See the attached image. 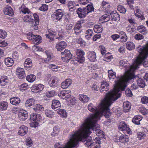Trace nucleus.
<instances>
[{
    "label": "nucleus",
    "mask_w": 148,
    "mask_h": 148,
    "mask_svg": "<svg viewBox=\"0 0 148 148\" xmlns=\"http://www.w3.org/2000/svg\"><path fill=\"white\" fill-rule=\"evenodd\" d=\"M45 114L48 117L52 118L54 117V115L50 111H45Z\"/></svg>",
    "instance_id": "338daca9"
},
{
    "label": "nucleus",
    "mask_w": 148,
    "mask_h": 148,
    "mask_svg": "<svg viewBox=\"0 0 148 148\" xmlns=\"http://www.w3.org/2000/svg\"><path fill=\"white\" fill-rule=\"evenodd\" d=\"M61 104L59 101L58 100H53L52 102L51 108L55 110H57L60 108Z\"/></svg>",
    "instance_id": "2eb2a0df"
},
{
    "label": "nucleus",
    "mask_w": 148,
    "mask_h": 148,
    "mask_svg": "<svg viewBox=\"0 0 148 148\" xmlns=\"http://www.w3.org/2000/svg\"><path fill=\"white\" fill-rule=\"evenodd\" d=\"M58 114H59L61 117L64 118L66 117L67 116L66 112L64 109H60L58 111Z\"/></svg>",
    "instance_id": "603ef678"
},
{
    "label": "nucleus",
    "mask_w": 148,
    "mask_h": 148,
    "mask_svg": "<svg viewBox=\"0 0 148 148\" xmlns=\"http://www.w3.org/2000/svg\"><path fill=\"white\" fill-rule=\"evenodd\" d=\"M127 125L124 121L121 122L119 125L118 128L119 130L122 131H126L128 134H130L132 133V131Z\"/></svg>",
    "instance_id": "1a4fd4ad"
},
{
    "label": "nucleus",
    "mask_w": 148,
    "mask_h": 148,
    "mask_svg": "<svg viewBox=\"0 0 148 148\" xmlns=\"http://www.w3.org/2000/svg\"><path fill=\"white\" fill-rule=\"evenodd\" d=\"M135 79L136 80L137 84L140 88H143L145 86V82L143 78L141 77L140 75L135 76L134 73L128 72L126 74V82L131 79Z\"/></svg>",
    "instance_id": "423d86ee"
},
{
    "label": "nucleus",
    "mask_w": 148,
    "mask_h": 148,
    "mask_svg": "<svg viewBox=\"0 0 148 148\" xmlns=\"http://www.w3.org/2000/svg\"><path fill=\"white\" fill-rule=\"evenodd\" d=\"M32 60L30 58L26 59L24 63V66L25 69L27 70H29L32 67Z\"/></svg>",
    "instance_id": "f3484780"
},
{
    "label": "nucleus",
    "mask_w": 148,
    "mask_h": 148,
    "mask_svg": "<svg viewBox=\"0 0 148 148\" xmlns=\"http://www.w3.org/2000/svg\"><path fill=\"white\" fill-rule=\"evenodd\" d=\"M7 35V33L2 29L0 30V38H4Z\"/></svg>",
    "instance_id": "13d9d810"
},
{
    "label": "nucleus",
    "mask_w": 148,
    "mask_h": 148,
    "mask_svg": "<svg viewBox=\"0 0 148 148\" xmlns=\"http://www.w3.org/2000/svg\"><path fill=\"white\" fill-rule=\"evenodd\" d=\"M131 104L128 101L125 102L123 103V110L124 112H127L130 111L131 108Z\"/></svg>",
    "instance_id": "412c9836"
},
{
    "label": "nucleus",
    "mask_w": 148,
    "mask_h": 148,
    "mask_svg": "<svg viewBox=\"0 0 148 148\" xmlns=\"http://www.w3.org/2000/svg\"><path fill=\"white\" fill-rule=\"evenodd\" d=\"M88 58L92 62H94L96 60V53L94 51L89 52L88 53Z\"/></svg>",
    "instance_id": "a878e982"
},
{
    "label": "nucleus",
    "mask_w": 148,
    "mask_h": 148,
    "mask_svg": "<svg viewBox=\"0 0 148 148\" xmlns=\"http://www.w3.org/2000/svg\"><path fill=\"white\" fill-rule=\"evenodd\" d=\"M60 129L59 128L55 127L53 129V131L51 133V135L52 136H55L57 135L59 133Z\"/></svg>",
    "instance_id": "49530a36"
},
{
    "label": "nucleus",
    "mask_w": 148,
    "mask_h": 148,
    "mask_svg": "<svg viewBox=\"0 0 148 148\" xmlns=\"http://www.w3.org/2000/svg\"><path fill=\"white\" fill-rule=\"evenodd\" d=\"M88 108L90 111L95 113L90 115L85 120L80 129H92V130L95 131V129L97 127H96V122L102 114V101L98 108L95 107H93L91 103L88 105Z\"/></svg>",
    "instance_id": "f257e3e1"
},
{
    "label": "nucleus",
    "mask_w": 148,
    "mask_h": 148,
    "mask_svg": "<svg viewBox=\"0 0 148 148\" xmlns=\"http://www.w3.org/2000/svg\"><path fill=\"white\" fill-rule=\"evenodd\" d=\"M145 56L143 57L140 58H138L137 59V63L139 64H143L145 67L148 66V62L145 60Z\"/></svg>",
    "instance_id": "aec40b11"
},
{
    "label": "nucleus",
    "mask_w": 148,
    "mask_h": 148,
    "mask_svg": "<svg viewBox=\"0 0 148 148\" xmlns=\"http://www.w3.org/2000/svg\"><path fill=\"white\" fill-rule=\"evenodd\" d=\"M77 132L71 136L69 141L65 146H62L59 143H56L55 145V148H72L75 147L77 145Z\"/></svg>",
    "instance_id": "0eeeda50"
},
{
    "label": "nucleus",
    "mask_w": 148,
    "mask_h": 148,
    "mask_svg": "<svg viewBox=\"0 0 148 148\" xmlns=\"http://www.w3.org/2000/svg\"><path fill=\"white\" fill-rule=\"evenodd\" d=\"M109 84L106 82H102V92L106 91L109 89Z\"/></svg>",
    "instance_id": "de8ad7c7"
},
{
    "label": "nucleus",
    "mask_w": 148,
    "mask_h": 148,
    "mask_svg": "<svg viewBox=\"0 0 148 148\" xmlns=\"http://www.w3.org/2000/svg\"><path fill=\"white\" fill-rule=\"evenodd\" d=\"M16 74L20 79H23L25 77V74L23 69L18 68L16 69Z\"/></svg>",
    "instance_id": "f8f14e48"
},
{
    "label": "nucleus",
    "mask_w": 148,
    "mask_h": 148,
    "mask_svg": "<svg viewBox=\"0 0 148 148\" xmlns=\"http://www.w3.org/2000/svg\"><path fill=\"white\" fill-rule=\"evenodd\" d=\"M145 136V134L143 132H139L137 134L138 138L140 139H144Z\"/></svg>",
    "instance_id": "0e129e2a"
},
{
    "label": "nucleus",
    "mask_w": 148,
    "mask_h": 148,
    "mask_svg": "<svg viewBox=\"0 0 148 148\" xmlns=\"http://www.w3.org/2000/svg\"><path fill=\"white\" fill-rule=\"evenodd\" d=\"M134 13L137 17L141 18L142 19H145L142 12L139 9H136V12H134Z\"/></svg>",
    "instance_id": "e433bc0d"
},
{
    "label": "nucleus",
    "mask_w": 148,
    "mask_h": 148,
    "mask_svg": "<svg viewBox=\"0 0 148 148\" xmlns=\"http://www.w3.org/2000/svg\"><path fill=\"white\" fill-rule=\"evenodd\" d=\"M112 58V56L110 55V53L108 52L104 55L103 60L108 62L109 60L111 59Z\"/></svg>",
    "instance_id": "09e8293b"
},
{
    "label": "nucleus",
    "mask_w": 148,
    "mask_h": 148,
    "mask_svg": "<svg viewBox=\"0 0 148 148\" xmlns=\"http://www.w3.org/2000/svg\"><path fill=\"white\" fill-rule=\"evenodd\" d=\"M94 30L97 33H100L102 32V25L100 23L98 25H95L94 26Z\"/></svg>",
    "instance_id": "c9c22d12"
},
{
    "label": "nucleus",
    "mask_w": 148,
    "mask_h": 148,
    "mask_svg": "<svg viewBox=\"0 0 148 148\" xmlns=\"http://www.w3.org/2000/svg\"><path fill=\"white\" fill-rule=\"evenodd\" d=\"M64 14L62 10L61 9L57 10L52 15L51 17L53 20L55 22H57L61 19Z\"/></svg>",
    "instance_id": "6e6552de"
},
{
    "label": "nucleus",
    "mask_w": 148,
    "mask_h": 148,
    "mask_svg": "<svg viewBox=\"0 0 148 148\" xmlns=\"http://www.w3.org/2000/svg\"><path fill=\"white\" fill-rule=\"evenodd\" d=\"M143 119V117L140 115H137L135 116L132 120V122L136 125H139L140 124V122Z\"/></svg>",
    "instance_id": "c85d7f7f"
},
{
    "label": "nucleus",
    "mask_w": 148,
    "mask_h": 148,
    "mask_svg": "<svg viewBox=\"0 0 148 148\" xmlns=\"http://www.w3.org/2000/svg\"><path fill=\"white\" fill-rule=\"evenodd\" d=\"M46 53L47 56V58L42 60V61L44 62H47L49 61L50 60L51 58V53L49 52L48 51H46Z\"/></svg>",
    "instance_id": "5fc2aeb1"
},
{
    "label": "nucleus",
    "mask_w": 148,
    "mask_h": 148,
    "mask_svg": "<svg viewBox=\"0 0 148 148\" xmlns=\"http://www.w3.org/2000/svg\"><path fill=\"white\" fill-rule=\"evenodd\" d=\"M5 65L7 66L10 67L13 65L14 63V61L12 58H8L5 59Z\"/></svg>",
    "instance_id": "72a5a7b5"
},
{
    "label": "nucleus",
    "mask_w": 148,
    "mask_h": 148,
    "mask_svg": "<svg viewBox=\"0 0 148 148\" xmlns=\"http://www.w3.org/2000/svg\"><path fill=\"white\" fill-rule=\"evenodd\" d=\"M104 13L102 15V19L104 21L103 22H102V23L105 22H107L109 21L110 18V16L109 14H105Z\"/></svg>",
    "instance_id": "8fccbe9b"
},
{
    "label": "nucleus",
    "mask_w": 148,
    "mask_h": 148,
    "mask_svg": "<svg viewBox=\"0 0 148 148\" xmlns=\"http://www.w3.org/2000/svg\"><path fill=\"white\" fill-rule=\"evenodd\" d=\"M129 139L128 136L126 135H122L119 138V141L122 143H125L128 142ZM115 141L118 142V140H114Z\"/></svg>",
    "instance_id": "4be33fe9"
},
{
    "label": "nucleus",
    "mask_w": 148,
    "mask_h": 148,
    "mask_svg": "<svg viewBox=\"0 0 148 148\" xmlns=\"http://www.w3.org/2000/svg\"><path fill=\"white\" fill-rule=\"evenodd\" d=\"M117 9L121 13H125L126 11L124 6L121 5H119L117 7Z\"/></svg>",
    "instance_id": "3c124183"
},
{
    "label": "nucleus",
    "mask_w": 148,
    "mask_h": 148,
    "mask_svg": "<svg viewBox=\"0 0 148 148\" xmlns=\"http://www.w3.org/2000/svg\"><path fill=\"white\" fill-rule=\"evenodd\" d=\"M44 88V86L41 84H37L36 85L33 86V88H34V89H35L39 91H41Z\"/></svg>",
    "instance_id": "c03bdc74"
},
{
    "label": "nucleus",
    "mask_w": 148,
    "mask_h": 148,
    "mask_svg": "<svg viewBox=\"0 0 148 148\" xmlns=\"http://www.w3.org/2000/svg\"><path fill=\"white\" fill-rule=\"evenodd\" d=\"M79 99L84 103L87 102L89 98L86 95L83 94H80L79 96Z\"/></svg>",
    "instance_id": "473e14b6"
},
{
    "label": "nucleus",
    "mask_w": 148,
    "mask_h": 148,
    "mask_svg": "<svg viewBox=\"0 0 148 148\" xmlns=\"http://www.w3.org/2000/svg\"><path fill=\"white\" fill-rule=\"evenodd\" d=\"M41 118V117L40 114L34 113L31 115L30 120L31 121H40Z\"/></svg>",
    "instance_id": "b1692460"
},
{
    "label": "nucleus",
    "mask_w": 148,
    "mask_h": 148,
    "mask_svg": "<svg viewBox=\"0 0 148 148\" xmlns=\"http://www.w3.org/2000/svg\"><path fill=\"white\" fill-rule=\"evenodd\" d=\"M35 104V100L31 98L27 100L25 103L26 106L29 108L33 106H34Z\"/></svg>",
    "instance_id": "2f4dec72"
},
{
    "label": "nucleus",
    "mask_w": 148,
    "mask_h": 148,
    "mask_svg": "<svg viewBox=\"0 0 148 148\" xmlns=\"http://www.w3.org/2000/svg\"><path fill=\"white\" fill-rule=\"evenodd\" d=\"M3 12L4 14L8 15L9 16H12L14 14V12L12 9L10 7L5 8L4 9Z\"/></svg>",
    "instance_id": "bb28decb"
},
{
    "label": "nucleus",
    "mask_w": 148,
    "mask_h": 148,
    "mask_svg": "<svg viewBox=\"0 0 148 148\" xmlns=\"http://www.w3.org/2000/svg\"><path fill=\"white\" fill-rule=\"evenodd\" d=\"M32 110L36 112H39L43 111L44 108L42 107V105L37 104L35 105L34 107L32 108Z\"/></svg>",
    "instance_id": "cd10ccee"
},
{
    "label": "nucleus",
    "mask_w": 148,
    "mask_h": 148,
    "mask_svg": "<svg viewBox=\"0 0 148 148\" xmlns=\"http://www.w3.org/2000/svg\"><path fill=\"white\" fill-rule=\"evenodd\" d=\"M31 121L32 122V123H30L31 127H36L38 126V121Z\"/></svg>",
    "instance_id": "774afa93"
},
{
    "label": "nucleus",
    "mask_w": 148,
    "mask_h": 148,
    "mask_svg": "<svg viewBox=\"0 0 148 148\" xmlns=\"http://www.w3.org/2000/svg\"><path fill=\"white\" fill-rule=\"evenodd\" d=\"M112 20L113 21H119L120 19L119 15L116 11H113L110 13Z\"/></svg>",
    "instance_id": "5701e85b"
},
{
    "label": "nucleus",
    "mask_w": 148,
    "mask_h": 148,
    "mask_svg": "<svg viewBox=\"0 0 148 148\" xmlns=\"http://www.w3.org/2000/svg\"><path fill=\"white\" fill-rule=\"evenodd\" d=\"M76 53L77 57L74 58H71L72 54L70 51L65 49L64 51L61 53V58L63 61L66 62H68L71 59V61L72 64L77 63V62L79 63H83L85 60L84 56V52L81 50L77 49Z\"/></svg>",
    "instance_id": "39448f33"
},
{
    "label": "nucleus",
    "mask_w": 148,
    "mask_h": 148,
    "mask_svg": "<svg viewBox=\"0 0 148 148\" xmlns=\"http://www.w3.org/2000/svg\"><path fill=\"white\" fill-rule=\"evenodd\" d=\"M33 16L35 19V20L34 21V24L32 23V24H34L32 25L34 28V29L36 30H37L38 29V26L37 25L39 24V19L38 16L36 14H33Z\"/></svg>",
    "instance_id": "393cba45"
},
{
    "label": "nucleus",
    "mask_w": 148,
    "mask_h": 148,
    "mask_svg": "<svg viewBox=\"0 0 148 148\" xmlns=\"http://www.w3.org/2000/svg\"><path fill=\"white\" fill-rule=\"evenodd\" d=\"M48 32V34H45V36L47 38L49 39L50 42L53 41L54 40L53 36H56L57 34L56 33L51 29H49Z\"/></svg>",
    "instance_id": "ddd939ff"
},
{
    "label": "nucleus",
    "mask_w": 148,
    "mask_h": 148,
    "mask_svg": "<svg viewBox=\"0 0 148 148\" xmlns=\"http://www.w3.org/2000/svg\"><path fill=\"white\" fill-rule=\"evenodd\" d=\"M134 38L136 40H140L143 39L144 36L142 34L138 33L135 35Z\"/></svg>",
    "instance_id": "bf43d9fd"
},
{
    "label": "nucleus",
    "mask_w": 148,
    "mask_h": 148,
    "mask_svg": "<svg viewBox=\"0 0 148 148\" xmlns=\"http://www.w3.org/2000/svg\"><path fill=\"white\" fill-rule=\"evenodd\" d=\"M26 145L29 147H31L33 144L32 141L29 137L27 138L26 140Z\"/></svg>",
    "instance_id": "4d7b16f0"
},
{
    "label": "nucleus",
    "mask_w": 148,
    "mask_h": 148,
    "mask_svg": "<svg viewBox=\"0 0 148 148\" xmlns=\"http://www.w3.org/2000/svg\"><path fill=\"white\" fill-rule=\"evenodd\" d=\"M126 95L129 97H131L133 96V94L131 90L129 88H127L125 91Z\"/></svg>",
    "instance_id": "052dcab7"
},
{
    "label": "nucleus",
    "mask_w": 148,
    "mask_h": 148,
    "mask_svg": "<svg viewBox=\"0 0 148 148\" xmlns=\"http://www.w3.org/2000/svg\"><path fill=\"white\" fill-rule=\"evenodd\" d=\"M19 11L21 12H22L23 13L26 14H29L30 12L29 10L24 5H22L19 8Z\"/></svg>",
    "instance_id": "f704fd0d"
},
{
    "label": "nucleus",
    "mask_w": 148,
    "mask_h": 148,
    "mask_svg": "<svg viewBox=\"0 0 148 148\" xmlns=\"http://www.w3.org/2000/svg\"><path fill=\"white\" fill-rule=\"evenodd\" d=\"M23 20L25 22H31V24H34L35 19L32 18L31 15H26L24 16Z\"/></svg>",
    "instance_id": "58836bf2"
},
{
    "label": "nucleus",
    "mask_w": 148,
    "mask_h": 148,
    "mask_svg": "<svg viewBox=\"0 0 148 148\" xmlns=\"http://www.w3.org/2000/svg\"><path fill=\"white\" fill-rule=\"evenodd\" d=\"M147 45V47H138V50L141 55L146 56L148 54V42Z\"/></svg>",
    "instance_id": "9d476101"
},
{
    "label": "nucleus",
    "mask_w": 148,
    "mask_h": 148,
    "mask_svg": "<svg viewBox=\"0 0 148 148\" xmlns=\"http://www.w3.org/2000/svg\"><path fill=\"white\" fill-rule=\"evenodd\" d=\"M108 72V77L110 79H114L116 77V73L113 72L112 70H109ZM126 75L125 76L124 75L117 76L116 80L115 81V84L113 90L107 93L106 94H110L114 90H115L118 92L117 94V95L118 94H120L119 93L120 90L122 91L124 90L127 86L126 84Z\"/></svg>",
    "instance_id": "20e7f679"
},
{
    "label": "nucleus",
    "mask_w": 148,
    "mask_h": 148,
    "mask_svg": "<svg viewBox=\"0 0 148 148\" xmlns=\"http://www.w3.org/2000/svg\"><path fill=\"white\" fill-rule=\"evenodd\" d=\"M66 46V44L64 41H61L57 44L56 46V48L58 51H62L64 49Z\"/></svg>",
    "instance_id": "6ab92c4d"
},
{
    "label": "nucleus",
    "mask_w": 148,
    "mask_h": 148,
    "mask_svg": "<svg viewBox=\"0 0 148 148\" xmlns=\"http://www.w3.org/2000/svg\"><path fill=\"white\" fill-rule=\"evenodd\" d=\"M49 67L53 71H56L57 70L58 66L54 64H50L49 65Z\"/></svg>",
    "instance_id": "680f3d73"
},
{
    "label": "nucleus",
    "mask_w": 148,
    "mask_h": 148,
    "mask_svg": "<svg viewBox=\"0 0 148 148\" xmlns=\"http://www.w3.org/2000/svg\"><path fill=\"white\" fill-rule=\"evenodd\" d=\"M36 78V76L35 75L32 74L27 76L26 79L29 82H31L34 81Z\"/></svg>",
    "instance_id": "a18cd8bd"
},
{
    "label": "nucleus",
    "mask_w": 148,
    "mask_h": 148,
    "mask_svg": "<svg viewBox=\"0 0 148 148\" xmlns=\"http://www.w3.org/2000/svg\"><path fill=\"white\" fill-rule=\"evenodd\" d=\"M138 31L140 33L144 34L147 33V29L143 25L139 26L137 27Z\"/></svg>",
    "instance_id": "a19ab883"
},
{
    "label": "nucleus",
    "mask_w": 148,
    "mask_h": 148,
    "mask_svg": "<svg viewBox=\"0 0 148 148\" xmlns=\"http://www.w3.org/2000/svg\"><path fill=\"white\" fill-rule=\"evenodd\" d=\"M49 84L50 86L52 87H56L58 85L57 81L54 79H51L49 82Z\"/></svg>",
    "instance_id": "79ce46f5"
},
{
    "label": "nucleus",
    "mask_w": 148,
    "mask_h": 148,
    "mask_svg": "<svg viewBox=\"0 0 148 148\" xmlns=\"http://www.w3.org/2000/svg\"><path fill=\"white\" fill-rule=\"evenodd\" d=\"M126 47L129 50H130L135 49V45L133 42H128L126 43Z\"/></svg>",
    "instance_id": "ea45409f"
},
{
    "label": "nucleus",
    "mask_w": 148,
    "mask_h": 148,
    "mask_svg": "<svg viewBox=\"0 0 148 148\" xmlns=\"http://www.w3.org/2000/svg\"><path fill=\"white\" fill-rule=\"evenodd\" d=\"M106 2L104 1H102V12L103 11L104 12H102V14L104 13H108L109 14V13H108V8H109V6L110 5H109L108 3H106L105 4Z\"/></svg>",
    "instance_id": "7c9ffc66"
},
{
    "label": "nucleus",
    "mask_w": 148,
    "mask_h": 148,
    "mask_svg": "<svg viewBox=\"0 0 148 148\" xmlns=\"http://www.w3.org/2000/svg\"><path fill=\"white\" fill-rule=\"evenodd\" d=\"M141 101L143 104H146L148 103V97H143L141 98Z\"/></svg>",
    "instance_id": "69168bd1"
},
{
    "label": "nucleus",
    "mask_w": 148,
    "mask_h": 148,
    "mask_svg": "<svg viewBox=\"0 0 148 148\" xmlns=\"http://www.w3.org/2000/svg\"><path fill=\"white\" fill-rule=\"evenodd\" d=\"M86 7V8H84L86 9L87 10L86 11L88 12V13L93 11L94 10V8L92 4L91 5H88Z\"/></svg>",
    "instance_id": "6e6d98bb"
},
{
    "label": "nucleus",
    "mask_w": 148,
    "mask_h": 148,
    "mask_svg": "<svg viewBox=\"0 0 148 148\" xmlns=\"http://www.w3.org/2000/svg\"><path fill=\"white\" fill-rule=\"evenodd\" d=\"M118 92L114 90L110 94H106L104 99H102V116L106 118H109L111 115L110 108L112 101L117 100L121 95V94L117 95Z\"/></svg>",
    "instance_id": "7ed1b4c3"
},
{
    "label": "nucleus",
    "mask_w": 148,
    "mask_h": 148,
    "mask_svg": "<svg viewBox=\"0 0 148 148\" xmlns=\"http://www.w3.org/2000/svg\"><path fill=\"white\" fill-rule=\"evenodd\" d=\"M71 94L70 90H64L61 92L59 94V96L63 99L68 98Z\"/></svg>",
    "instance_id": "dca6fc26"
},
{
    "label": "nucleus",
    "mask_w": 148,
    "mask_h": 148,
    "mask_svg": "<svg viewBox=\"0 0 148 148\" xmlns=\"http://www.w3.org/2000/svg\"><path fill=\"white\" fill-rule=\"evenodd\" d=\"M92 34L93 31L92 29L87 30L85 32V38L87 40H89L91 38Z\"/></svg>",
    "instance_id": "4c0bfd02"
},
{
    "label": "nucleus",
    "mask_w": 148,
    "mask_h": 148,
    "mask_svg": "<svg viewBox=\"0 0 148 148\" xmlns=\"http://www.w3.org/2000/svg\"><path fill=\"white\" fill-rule=\"evenodd\" d=\"M10 102L12 104L16 106L21 101L19 98L14 97L11 98L10 99Z\"/></svg>",
    "instance_id": "c756f323"
},
{
    "label": "nucleus",
    "mask_w": 148,
    "mask_h": 148,
    "mask_svg": "<svg viewBox=\"0 0 148 148\" xmlns=\"http://www.w3.org/2000/svg\"><path fill=\"white\" fill-rule=\"evenodd\" d=\"M91 129H79L77 131V144L79 141H81L85 142L86 145L87 147H90L91 148H100L99 147V145L101 144V139L99 138L96 139L97 141L96 143H92L91 142L92 138L89 136L88 135L91 133L90 130Z\"/></svg>",
    "instance_id": "f03ea898"
},
{
    "label": "nucleus",
    "mask_w": 148,
    "mask_h": 148,
    "mask_svg": "<svg viewBox=\"0 0 148 148\" xmlns=\"http://www.w3.org/2000/svg\"><path fill=\"white\" fill-rule=\"evenodd\" d=\"M18 116L20 119L24 121L27 118L28 114L27 111L23 110L19 113Z\"/></svg>",
    "instance_id": "a211bd4d"
},
{
    "label": "nucleus",
    "mask_w": 148,
    "mask_h": 148,
    "mask_svg": "<svg viewBox=\"0 0 148 148\" xmlns=\"http://www.w3.org/2000/svg\"><path fill=\"white\" fill-rule=\"evenodd\" d=\"M41 38L40 36L38 35H34L32 40L34 42H37V43L39 42L41 40Z\"/></svg>",
    "instance_id": "864d4df0"
},
{
    "label": "nucleus",
    "mask_w": 148,
    "mask_h": 148,
    "mask_svg": "<svg viewBox=\"0 0 148 148\" xmlns=\"http://www.w3.org/2000/svg\"><path fill=\"white\" fill-rule=\"evenodd\" d=\"M55 94V92L53 91L48 92L46 93V96L48 97H51L54 96Z\"/></svg>",
    "instance_id": "e2e57ef3"
},
{
    "label": "nucleus",
    "mask_w": 148,
    "mask_h": 148,
    "mask_svg": "<svg viewBox=\"0 0 148 148\" xmlns=\"http://www.w3.org/2000/svg\"><path fill=\"white\" fill-rule=\"evenodd\" d=\"M8 106V104L6 102H1L0 103V110H6Z\"/></svg>",
    "instance_id": "37998d69"
},
{
    "label": "nucleus",
    "mask_w": 148,
    "mask_h": 148,
    "mask_svg": "<svg viewBox=\"0 0 148 148\" xmlns=\"http://www.w3.org/2000/svg\"><path fill=\"white\" fill-rule=\"evenodd\" d=\"M28 128L27 127L22 125L19 128L18 132V134L22 136H24L28 132Z\"/></svg>",
    "instance_id": "4468645a"
},
{
    "label": "nucleus",
    "mask_w": 148,
    "mask_h": 148,
    "mask_svg": "<svg viewBox=\"0 0 148 148\" xmlns=\"http://www.w3.org/2000/svg\"><path fill=\"white\" fill-rule=\"evenodd\" d=\"M86 8H84L83 9L81 8H78L77 10V13L78 14L79 17L82 18L84 17L86 15L88 14V12L87 11Z\"/></svg>",
    "instance_id": "9b49d317"
}]
</instances>
